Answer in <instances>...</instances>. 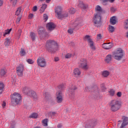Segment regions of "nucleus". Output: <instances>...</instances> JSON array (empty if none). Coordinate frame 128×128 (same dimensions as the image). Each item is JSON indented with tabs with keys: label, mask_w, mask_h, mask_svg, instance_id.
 <instances>
[{
	"label": "nucleus",
	"mask_w": 128,
	"mask_h": 128,
	"mask_svg": "<svg viewBox=\"0 0 128 128\" xmlns=\"http://www.w3.org/2000/svg\"><path fill=\"white\" fill-rule=\"evenodd\" d=\"M56 28V25L52 22H50L46 24V28L48 29L49 30H54Z\"/></svg>",
	"instance_id": "dca6fc26"
},
{
	"label": "nucleus",
	"mask_w": 128,
	"mask_h": 128,
	"mask_svg": "<svg viewBox=\"0 0 128 128\" xmlns=\"http://www.w3.org/2000/svg\"><path fill=\"white\" fill-rule=\"evenodd\" d=\"M73 74L76 76H80L82 74V71L78 68H76L74 70Z\"/></svg>",
	"instance_id": "a211bd4d"
},
{
	"label": "nucleus",
	"mask_w": 128,
	"mask_h": 128,
	"mask_svg": "<svg viewBox=\"0 0 128 128\" xmlns=\"http://www.w3.org/2000/svg\"><path fill=\"white\" fill-rule=\"evenodd\" d=\"M26 62L30 64H34V60H32V59H28L26 60Z\"/></svg>",
	"instance_id": "79ce46f5"
},
{
	"label": "nucleus",
	"mask_w": 128,
	"mask_h": 128,
	"mask_svg": "<svg viewBox=\"0 0 128 128\" xmlns=\"http://www.w3.org/2000/svg\"><path fill=\"white\" fill-rule=\"evenodd\" d=\"M56 100L58 104H60L62 102V92H58L56 93Z\"/></svg>",
	"instance_id": "4468645a"
},
{
	"label": "nucleus",
	"mask_w": 128,
	"mask_h": 128,
	"mask_svg": "<svg viewBox=\"0 0 128 128\" xmlns=\"http://www.w3.org/2000/svg\"><path fill=\"white\" fill-rule=\"evenodd\" d=\"M37 10H38V7L36 6H34L33 7L32 11L33 12H36Z\"/></svg>",
	"instance_id": "603ef678"
},
{
	"label": "nucleus",
	"mask_w": 128,
	"mask_h": 128,
	"mask_svg": "<svg viewBox=\"0 0 128 128\" xmlns=\"http://www.w3.org/2000/svg\"><path fill=\"white\" fill-rule=\"evenodd\" d=\"M102 34H98L97 35V39L98 40H102Z\"/></svg>",
	"instance_id": "de8ad7c7"
},
{
	"label": "nucleus",
	"mask_w": 128,
	"mask_h": 128,
	"mask_svg": "<svg viewBox=\"0 0 128 128\" xmlns=\"http://www.w3.org/2000/svg\"><path fill=\"white\" fill-rule=\"evenodd\" d=\"M10 2H12V4H16V2L18 0H10Z\"/></svg>",
	"instance_id": "5fc2aeb1"
},
{
	"label": "nucleus",
	"mask_w": 128,
	"mask_h": 128,
	"mask_svg": "<svg viewBox=\"0 0 128 128\" xmlns=\"http://www.w3.org/2000/svg\"><path fill=\"white\" fill-rule=\"evenodd\" d=\"M20 12H22V7H19L16 10L15 14L16 16H20Z\"/></svg>",
	"instance_id": "72a5a7b5"
},
{
	"label": "nucleus",
	"mask_w": 128,
	"mask_h": 128,
	"mask_svg": "<svg viewBox=\"0 0 128 128\" xmlns=\"http://www.w3.org/2000/svg\"><path fill=\"white\" fill-rule=\"evenodd\" d=\"M109 106H110L112 112H118V110L120 108V102L116 100H112L109 103Z\"/></svg>",
	"instance_id": "f03ea898"
},
{
	"label": "nucleus",
	"mask_w": 128,
	"mask_h": 128,
	"mask_svg": "<svg viewBox=\"0 0 128 128\" xmlns=\"http://www.w3.org/2000/svg\"><path fill=\"white\" fill-rule=\"evenodd\" d=\"M43 18L44 22H46V20H48V15H46V14H44L43 16Z\"/></svg>",
	"instance_id": "37998d69"
},
{
	"label": "nucleus",
	"mask_w": 128,
	"mask_h": 128,
	"mask_svg": "<svg viewBox=\"0 0 128 128\" xmlns=\"http://www.w3.org/2000/svg\"><path fill=\"white\" fill-rule=\"evenodd\" d=\"M117 96H118L119 98L122 96V92H119L116 94Z\"/></svg>",
	"instance_id": "864d4df0"
},
{
	"label": "nucleus",
	"mask_w": 128,
	"mask_h": 128,
	"mask_svg": "<svg viewBox=\"0 0 128 128\" xmlns=\"http://www.w3.org/2000/svg\"><path fill=\"white\" fill-rule=\"evenodd\" d=\"M22 92H24L25 94H27V96H31L33 98L34 100H38V95L36 93L34 92V91L32 90L28 87H24L23 88Z\"/></svg>",
	"instance_id": "20e7f679"
},
{
	"label": "nucleus",
	"mask_w": 128,
	"mask_h": 128,
	"mask_svg": "<svg viewBox=\"0 0 128 128\" xmlns=\"http://www.w3.org/2000/svg\"><path fill=\"white\" fill-rule=\"evenodd\" d=\"M34 128H40V126H36L34 127Z\"/></svg>",
	"instance_id": "0e129e2a"
},
{
	"label": "nucleus",
	"mask_w": 128,
	"mask_h": 128,
	"mask_svg": "<svg viewBox=\"0 0 128 128\" xmlns=\"http://www.w3.org/2000/svg\"><path fill=\"white\" fill-rule=\"evenodd\" d=\"M6 68H2L0 70V76H6Z\"/></svg>",
	"instance_id": "b1692460"
},
{
	"label": "nucleus",
	"mask_w": 128,
	"mask_h": 128,
	"mask_svg": "<svg viewBox=\"0 0 128 128\" xmlns=\"http://www.w3.org/2000/svg\"><path fill=\"white\" fill-rule=\"evenodd\" d=\"M38 114L36 113H33L30 116V118H38Z\"/></svg>",
	"instance_id": "e433bc0d"
},
{
	"label": "nucleus",
	"mask_w": 128,
	"mask_h": 128,
	"mask_svg": "<svg viewBox=\"0 0 128 128\" xmlns=\"http://www.w3.org/2000/svg\"><path fill=\"white\" fill-rule=\"evenodd\" d=\"M62 10L60 6H57L55 8V13L56 14L58 18H59V20H62L64 18H68V14L67 12L62 13Z\"/></svg>",
	"instance_id": "7ed1b4c3"
},
{
	"label": "nucleus",
	"mask_w": 128,
	"mask_h": 128,
	"mask_svg": "<svg viewBox=\"0 0 128 128\" xmlns=\"http://www.w3.org/2000/svg\"><path fill=\"white\" fill-rule=\"evenodd\" d=\"M68 34H72L74 32V30H72V29H69L68 30Z\"/></svg>",
	"instance_id": "09e8293b"
},
{
	"label": "nucleus",
	"mask_w": 128,
	"mask_h": 128,
	"mask_svg": "<svg viewBox=\"0 0 128 128\" xmlns=\"http://www.w3.org/2000/svg\"><path fill=\"white\" fill-rule=\"evenodd\" d=\"M4 84L0 82V94L2 92V90H4Z\"/></svg>",
	"instance_id": "f704fd0d"
},
{
	"label": "nucleus",
	"mask_w": 128,
	"mask_h": 128,
	"mask_svg": "<svg viewBox=\"0 0 128 128\" xmlns=\"http://www.w3.org/2000/svg\"><path fill=\"white\" fill-rule=\"evenodd\" d=\"M112 56L111 54H108L105 58V62L108 64L112 61Z\"/></svg>",
	"instance_id": "412c9836"
},
{
	"label": "nucleus",
	"mask_w": 128,
	"mask_h": 128,
	"mask_svg": "<svg viewBox=\"0 0 128 128\" xmlns=\"http://www.w3.org/2000/svg\"><path fill=\"white\" fill-rule=\"evenodd\" d=\"M56 114V112H51L48 113V115L52 118V116H55Z\"/></svg>",
	"instance_id": "4c0bfd02"
},
{
	"label": "nucleus",
	"mask_w": 128,
	"mask_h": 128,
	"mask_svg": "<svg viewBox=\"0 0 128 128\" xmlns=\"http://www.w3.org/2000/svg\"><path fill=\"white\" fill-rule=\"evenodd\" d=\"M20 54L22 56H26V51L24 49L21 48V50L20 51Z\"/></svg>",
	"instance_id": "c9c22d12"
},
{
	"label": "nucleus",
	"mask_w": 128,
	"mask_h": 128,
	"mask_svg": "<svg viewBox=\"0 0 128 128\" xmlns=\"http://www.w3.org/2000/svg\"><path fill=\"white\" fill-rule=\"evenodd\" d=\"M100 22H102V16H100V14L99 12H98L96 14H94L92 20L94 26L98 28V26H100Z\"/></svg>",
	"instance_id": "423d86ee"
},
{
	"label": "nucleus",
	"mask_w": 128,
	"mask_h": 128,
	"mask_svg": "<svg viewBox=\"0 0 128 128\" xmlns=\"http://www.w3.org/2000/svg\"><path fill=\"white\" fill-rule=\"evenodd\" d=\"M48 94V92L45 93V96H46Z\"/></svg>",
	"instance_id": "774afa93"
},
{
	"label": "nucleus",
	"mask_w": 128,
	"mask_h": 128,
	"mask_svg": "<svg viewBox=\"0 0 128 128\" xmlns=\"http://www.w3.org/2000/svg\"><path fill=\"white\" fill-rule=\"evenodd\" d=\"M76 90V87L74 85L70 86L68 90V94L70 98H74V90Z\"/></svg>",
	"instance_id": "9b49d317"
},
{
	"label": "nucleus",
	"mask_w": 128,
	"mask_h": 128,
	"mask_svg": "<svg viewBox=\"0 0 128 128\" xmlns=\"http://www.w3.org/2000/svg\"><path fill=\"white\" fill-rule=\"evenodd\" d=\"M100 86H101L102 90L103 92H104V90H106V87H104V84H102L100 85Z\"/></svg>",
	"instance_id": "8fccbe9b"
},
{
	"label": "nucleus",
	"mask_w": 128,
	"mask_h": 128,
	"mask_svg": "<svg viewBox=\"0 0 128 128\" xmlns=\"http://www.w3.org/2000/svg\"><path fill=\"white\" fill-rule=\"evenodd\" d=\"M58 57H56V58H54V61L55 62H58Z\"/></svg>",
	"instance_id": "052dcab7"
},
{
	"label": "nucleus",
	"mask_w": 128,
	"mask_h": 128,
	"mask_svg": "<svg viewBox=\"0 0 128 128\" xmlns=\"http://www.w3.org/2000/svg\"><path fill=\"white\" fill-rule=\"evenodd\" d=\"M79 68L84 70H88V61L84 58H81L78 62Z\"/></svg>",
	"instance_id": "6e6552de"
},
{
	"label": "nucleus",
	"mask_w": 128,
	"mask_h": 128,
	"mask_svg": "<svg viewBox=\"0 0 128 128\" xmlns=\"http://www.w3.org/2000/svg\"><path fill=\"white\" fill-rule=\"evenodd\" d=\"M46 49L51 54H54L58 50V43L54 40H48L46 42Z\"/></svg>",
	"instance_id": "f257e3e1"
},
{
	"label": "nucleus",
	"mask_w": 128,
	"mask_h": 128,
	"mask_svg": "<svg viewBox=\"0 0 128 128\" xmlns=\"http://www.w3.org/2000/svg\"><path fill=\"white\" fill-rule=\"evenodd\" d=\"M110 76V72L108 70H104L102 72V76L103 78H108Z\"/></svg>",
	"instance_id": "5701e85b"
},
{
	"label": "nucleus",
	"mask_w": 128,
	"mask_h": 128,
	"mask_svg": "<svg viewBox=\"0 0 128 128\" xmlns=\"http://www.w3.org/2000/svg\"><path fill=\"white\" fill-rule=\"evenodd\" d=\"M116 8H114V7H111L110 8V12H116Z\"/></svg>",
	"instance_id": "49530a36"
},
{
	"label": "nucleus",
	"mask_w": 128,
	"mask_h": 128,
	"mask_svg": "<svg viewBox=\"0 0 128 128\" xmlns=\"http://www.w3.org/2000/svg\"><path fill=\"white\" fill-rule=\"evenodd\" d=\"M78 8H80L86 10V8H88V5L84 4L82 1H80L79 4H78Z\"/></svg>",
	"instance_id": "aec40b11"
},
{
	"label": "nucleus",
	"mask_w": 128,
	"mask_h": 128,
	"mask_svg": "<svg viewBox=\"0 0 128 128\" xmlns=\"http://www.w3.org/2000/svg\"><path fill=\"white\" fill-rule=\"evenodd\" d=\"M22 30L20 29L19 30H18L17 35H16V38H18V40H20V36H22Z\"/></svg>",
	"instance_id": "7c9ffc66"
},
{
	"label": "nucleus",
	"mask_w": 128,
	"mask_h": 128,
	"mask_svg": "<svg viewBox=\"0 0 128 128\" xmlns=\"http://www.w3.org/2000/svg\"><path fill=\"white\" fill-rule=\"evenodd\" d=\"M36 34L34 32H30V38L32 40V41L34 42L36 40Z\"/></svg>",
	"instance_id": "bb28decb"
},
{
	"label": "nucleus",
	"mask_w": 128,
	"mask_h": 128,
	"mask_svg": "<svg viewBox=\"0 0 128 128\" xmlns=\"http://www.w3.org/2000/svg\"><path fill=\"white\" fill-rule=\"evenodd\" d=\"M108 30H109L110 32H114V26L109 25L108 26Z\"/></svg>",
	"instance_id": "c756f323"
},
{
	"label": "nucleus",
	"mask_w": 128,
	"mask_h": 128,
	"mask_svg": "<svg viewBox=\"0 0 128 128\" xmlns=\"http://www.w3.org/2000/svg\"><path fill=\"white\" fill-rule=\"evenodd\" d=\"M95 10L96 12H102V7L100 6H96Z\"/></svg>",
	"instance_id": "473e14b6"
},
{
	"label": "nucleus",
	"mask_w": 128,
	"mask_h": 128,
	"mask_svg": "<svg viewBox=\"0 0 128 128\" xmlns=\"http://www.w3.org/2000/svg\"><path fill=\"white\" fill-rule=\"evenodd\" d=\"M6 102H3V103H2V108H4V106H6Z\"/></svg>",
	"instance_id": "13d9d810"
},
{
	"label": "nucleus",
	"mask_w": 128,
	"mask_h": 128,
	"mask_svg": "<svg viewBox=\"0 0 128 128\" xmlns=\"http://www.w3.org/2000/svg\"><path fill=\"white\" fill-rule=\"evenodd\" d=\"M109 92L111 96H114V92H115L114 90L112 89L109 91Z\"/></svg>",
	"instance_id": "ea45409f"
},
{
	"label": "nucleus",
	"mask_w": 128,
	"mask_h": 128,
	"mask_svg": "<svg viewBox=\"0 0 128 128\" xmlns=\"http://www.w3.org/2000/svg\"><path fill=\"white\" fill-rule=\"evenodd\" d=\"M123 122L120 126V128H124L126 126H128V118L126 116H123Z\"/></svg>",
	"instance_id": "2eb2a0df"
},
{
	"label": "nucleus",
	"mask_w": 128,
	"mask_h": 128,
	"mask_svg": "<svg viewBox=\"0 0 128 128\" xmlns=\"http://www.w3.org/2000/svg\"><path fill=\"white\" fill-rule=\"evenodd\" d=\"M72 54H68L65 56V58H72Z\"/></svg>",
	"instance_id": "c03bdc74"
},
{
	"label": "nucleus",
	"mask_w": 128,
	"mask_h": 128,
	"mask_svg": "<svg viewBox=\"0 0 128 128\" xmlns=\"http://www.w3.org/2000/svg\"><path fill=\"white\" fill-rule=\"evenodd\" d=\"M33 17H34V14H30L28 16L29 18H32Z\"/></svg>",
	"instance_id": "6e6d98bb"
},
{
	"label": "nucleus",
	"mask_w": 128,
	"mask_h": 128,
	"mask_svg": "<svg viewBox=\"0 0 128 128\" xmlns=\"http://www.w3.org/2000/svg\"><path fill=\"white\" fill-rule=\"evenodd\" d=\"M21 100L22 96H20V94L16 92H14L11 96V102L12 104H18Z\"/></svg>",
	"instance_id": "0eeeda50"
},
{
	"label": "nucleus",
	"mask_w": 128,
	"mask_h": 128,
	"mask_svg": "<svg viewBox=\"0 0 128 128\" xmlns=\"http://www.w3.org/2000/svg\"><path fill=\"white\" fill-rule=\"evenodd\" d=\"M38 34H39L40 38H42L43 36H48V33L44 27H39L38 30Z\"/></svg>",
	"instance_id": "f8f14e48"
},
{
	"label": "nucleus",
	"mask_w": 128,
	"mask_h": 128,
	"mask_svg": "<svg viewBox=\"0 0 128 128\" xmlns=\"http://www.w3.org/2000/svg\"><path fill=\"white\" fill-rule=\"evenodd\" d=\"M58 88L60 90H64V84H61L58 86Z\"/></svg>",
	"instance_id": "58836bf2"
},
{
	"label": "nucleus",
	"mask_w": 128,
	"mask_h": 128,
	"mask_svg": "<svg viewBox=\"0 0 128 128\" xmlns=\"http://www.w3.org/2000/svg\"><path fill=\"white\" fill-rule=\"evenodd\" d=\"M46 4H43L42 6L40 8V11L41 12H44V10L46 8Z\"/></svg>",
	"instance_id": "2f4dec72"
},
{
	"label": "nucleus",
	"mask_w": 128,
	"mask_h": 128,
	"mask_svg": "<svg viewBox=\"0 0 128 128\" xmlns=\"http://www.w3.org/2000/svg\"><path fill=\"white\" fill-rule=\"evenodd\" d=\"M84 40H88V44H90V46L91 50H96V46H94V41L90 38V36L88 35H86L84 38Z\"/></svg>",
	"instance_id": "9d476101"
},
{
	"label": "nucleus",
	"mask_w": 128,
	"mask_h": 128,
	"mask_svg": "<svg viewBox=\"0 0 128 128\" xmlns=\"http://www.w3.org/2000/svg\"><path fill=\"white\" fill-rule=\"evenodd\" d=\"M37 64L40 68L46 66V60L44 57L40 56L37 60Z\"/></svg>",
	"instance_id": "1a4fd4ad"
},
{
	"label": "nucleus",
	"mask_w": 128,
	"mask_h": 128,
	"mask_svg": "<svg viewBox=\"0 0 128 128\" xmlns=\"http://www.w3.org/2000/svg\"><path fill=\"white\" fill-rule=\"evenodd\" d=\"M48 118L44 119L42 120V122L44 126H48Z\"/></svg>",
	"instance_id": "c85d7f7f"
},
{
	"label": "nucleus",
	"mask_w": 128,
	"mask_h": 128,
	"mask_svg": "<svg viewBox=\"0 0 128 128\" xmlns=\"http://www.w3.org/2000/svg\"><path fill=\"white\" fill-rule=\"evenodd\" d=\"M113 56L116 60H120L124 58V52L122 48H119L113 52Z\"/></svg>",
	"instance_id": "39448f33"
},
{
	"label": "nucleus",
	"mask_w": 128,
	"mask_h": 128,
	"mask_svg": "<svg viewBox=\"0 0 128 128\" xmlns=\"http://www.w3.org/2000/svg\"><path fill=\"white\" fill-rule=\"evenodd\" d=\"M40 0V2H44V0H45L47 4H48V2H50V0Z\"/></svg>",
	"instance_id": "3c124183"
},
{
	"label": "nucleus",
	"mask_w": 128,
	"mask_h": 128,
	"mask_svg": "<svg viewBox=\"0 0 128 128\" xmlns=\"http://www.w3.org/2000/svg\"><path fill=\"white\" fill-rule=\"evenodd\" d=\"M85 90H86V92H88V87H86L85 88Z\"/></svg>",
	"instance_id": "69168bd1"
},
{
	"label": "nucleus",
	"mask_w": 128,
	"mask_h": 128,
	"mask_svg": "<svg viewBox=\"0 0 128 128\" xmlns=\"http://www.w3.org/2000/svg\"><path fill=\"white\" fill-rule=\"evenodd\" d=\"M103 2H108V0H102Z\"/></svg>",
	"instance_id": "e2e57ef3"
},
{
	"label": "nucleus",
	"mask_w": 128,
	"mask_h": 128,
	"mask_svg": "<svg viewBox=\"0 0 128 128\" xmlns=\"http://www.w3.org/2000/svg\"><path fill=\"white\" fill-rule=\"evenodd\" d=\"M45 98H48V96H46V95Z\"/></svg>",
	"instance_id": "338daca9"
},
{
	"label": "nucleus",
	"mask_w": 128,
	"mask_h": 128,
	"mask_svg": "<svg viewBox=\"0 0 128 128\" xmlns=\"http://www.w3.org/2000/svg\"><path fill=\"white\" fill-rule=\"evenodd\" d=\"M24 64H20L16 68L17 74L18 76H22L24 75Z\"/></svg>",
	"instance_id": "ddd939ff"
},
{
	"label": "nucleus",
	"mask_w": 128,
	"mask_h": 128,
	"mask_svg": "<svg viewBox=\"0 0 128 128\" xmlns=\"http://www.w3.org/2000/svg\"><path fill=\"white\" fill-rule=\"evenodd\" d=\"M21 20H22V16H18L17 18V20H16V22L17 24H18V22H20Z\"/></svg>",
	"instance_id": "a18cd8bd"
},
{
	"label": "nucleus",
	"mask_w": 128,
	"mask_h": 128,
	"mask_svg": "<svg viewBox=\"0 0 128 128\" xmlns=\"http://www.w3.org/2000/svg\"><path fill=\"white\" fill-rule=\"evenodd\" d=\"M4 44L6 46H8L10 44V40L8 38H6L4 42Z\"/></svg>",
	"instance_id": "cd10ccee"
},
{
	"label": "nucleus",
	"mask_w": 128,
	"mask_h": 128,
	"mask_svg": "<svg viewBox=\"0 0 128 128\" xmlns=\"http://www.w3.org/2000/svg\"><path fill=\"white\" fill-rule=\"evenodd\" d=\"M4 4V2H2V0H0V6H2Z\"/></svg>",
	"instance_id": "bf43d9fd"
},
{
	"label": "nucleus",
	"mask_w": 128,
	"mask_h": 128,
	"mask_svg": "<svg viewBox=\"0 0 128 128\" xmlns=\"http://www.w3.org/2000/svg\"><path fill=\"white\" fill-rule=\"evenodd\" d=\"M68 12H69L70 14H74V12H76V10L72 8L70 9Z\"/></svg>",
	"instance_id": "a19ab883"
},
{
	"label": "nucleus",
	"mask_w": 128,
	"mask_h": 128,
	"mask_svg": "<svg viewBox=\"0 0 128 128\" xmlns=\"http://www.w3.org/2000/svg\"><path fill=\"white\" fill-rule=\"evenodd\" d=\"M108 2H114V0H108Z\"/></svg>",
	"instance_id": "680f3d73"
},
{
	"label": "nucleus",
	"mask_w": 128,
	"mask_h": 128,
	"mask_svg": "<svg viewBox=\"0 0 128 128\" xmlns=\"http://www.w3.org/2000/svg\"><path fill=\"white\" fill-rule=\"evenodd\" d=\"M62 126V124H58V125L57 126L58 128H61Z\"/></svg>",
	"instance_id": "4d7b16f0"
},
{
	"label": "nucleus",
	"mask_w": 128,
	"mask_h": 128,
	"mask_svg": "<svg viewBox=\"0 0 128 128\" xmlns=\"http://www.w3.org/2000/svg\"><path fill=\"white\" fill-rule=\"evenodd\" d=\"M110 23L112 26H114L116 24V17L113 16L110 18Z\"/></svg>",
	"instance_id": "6ab92c4d"
},
{
	"label": "nucleus",
	"mask_w": 128,
	"mask_h": 128,
	"mask_svg": "<svg viewBox=\"0 0 128 128\" xmlns=\"http://www.w3.org/2000/svg\"><path fill=\"white\" fill-rule=\"evenodd\" d=\"M12 32V28L6 30L3 32V36H6V34H10Z\"/></svg>",
	"instance_id": "a878e982"
},
{
	"label": "nucleus",
	"mask_w": 128,
	"mask_h": 128,
	"mask_svg": "<svg viewBox=\"0 0 128 128\" xmlns=\"http://www.w3.org/2000/svg\"><path fill=\"white\" fill-rule=\"evenodd\" d=\"M92 90H93V92H96L97 94L96 96H98V88L96 86H94L93 88H92Z\"/></svg>",
	"instance_id": "393cba45"
},
{
	"label": "nucleus",
	"mask_w": 128,
	"mask_h": 128,
	"mask_svg": "<svg viewBox=\"0 0 128 128\" xmlns=\"http://www.w3.org/2000/svg\"><path fill=\"white\" fill-rule=\"evenodd\" d=\"M94 123H92L90 122L85 123V128H94Z\"/></svg>",
	"instance_id": "4be33fe9"
},
{
	"label": "nucleus",
	"mask_w": 128,
	"mask_h": 128,
	"mask_svg": "<svg viewBox=\"0 0 128 128\" xmlns=\"http://www.w3.org/2000/svg\"><path fill=\"white\" fill-rule=\"evenodd\" d=\"M102 46L103 48H104L105 50H110V48H112V44L110 43H105L102 44Z\"/></svg>",
	"instance_id": "f3484780"
}]
</instances>
